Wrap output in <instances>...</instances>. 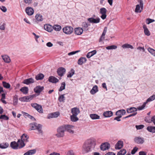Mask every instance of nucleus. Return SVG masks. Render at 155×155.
Segmentation results:
<instances>
[{
    "mask_svg": "<svg viewBox=\"0 0 155 155\" xmlns=\"http://www.w3.org/2000/svg\"><path fill=\"white\" fill-rule=\"evenodd\" d=\"M31 105L39 113H43V109L41 105L37 103H32Z\"/></svg>",
    "mask_w": 155,
    "mask_h": 155,
    "instance_id": "423d86ee",
    "label": "nucleus"
},
{
    "mask_svg": "<svg viewBox=\"0 0 155 155\" xmlns=\"http://www.w3.org/2000/svg\"><path fill=\"white\" fill-rule=\"evenodd\" d=\"M65 127L64 125L60 126L57 129V133L56 134V136L57 137H62L64 136V131H65Z\"/></svg>",
    "mask_w": 155,
    "mask_h": 155,
    "instance_id": "7ed1b4c3",
    "label": "nucleus"
},
{
    "mask_svg": "<svg viewBox=\"0 0 155 155\" xmlns=\"http://www.w3.org/2000/svg\"><path fill=\"white\" fill-rule=\"evenodd\" d=\"M126 153V150L124 149H122L118 153L117 155H124Z\"/></svg>",
    "mask_w": 155,
    "mask_h": 155,
    "instance_id": "8fccbe9b",
    "label": "nucleus"
},
{
    "mask_svg": "<svg viewBox=\"0 0 155 155\" xmlns=\"http://www.w3.org/2000/svg\"><path fill=\"white\" fill-rule=\"evenodd\" d=\"M65 127V131H67L70 134H73L74 133V131L73 130L74 127L72 125H64Z\"/></svg>",
    "mask_w": 155,
    "mask_h": 155,
    "instance_id": "1a4fd4ad",
    "label": "nucleus"
},
{
    "mask_svg": "<svg viewBox=\"0 0 155 155\" xmlns=\"http://www.w3.org/2000/svg\"><path fill=\"white\" fill-rule=\"evenodd\" d=\"M31 127V130H37L40 133L42 134V131L41 130L42 125L40 124H37L36 123L34 124H30Z\"/></svg>",
    "mask_w": 155,
    "mask_h": 155,
    "instance_id": "20e7f679",
    "label": "nucleus"
},
{
    "mask_svg": "<svg viewBox=\"0 0 155 155\" xmlns=\"http://www.w3.org/2000/svg\"><path fill=\"white\" fill-rule=\"evenodd\" d=\"M123 146V142L122 141H119L115 145V148L119 150Z\"/></svg>",
    "mask_w": 155,
    "mask_h": 155,
    "instance_id": "ddd939ff",
    "label": "nucleus"
},
{
    "mask_svg": "<svg viewBox=\"0 0 155 155\" xmlns=\"http://www.w3.org/2000/svg\"><path fill=\"white\" fill-rule=\"evenodd\" d=\"M66 70L64 68L61 67L58 69L57 71L58 75L60 76H62L65 73Z\"/></svg>",
    "mask_w": 155,
    "mask_h": 155,
    "instance_id": "9b49d317",
    "label": "nucleus"
},
{
    "mask_svg": "<svg viewBox=\"0 0 155 155\" xmlns=\"http://www.w3.org/2000/svg\"><path fill=\"white\" fill-rule=\"evenodd\" d=\"M87 59L86 58L81 57L78 59V64L81 65L85 63Z\"/></svg>",
    "mask_w": 155,
    "mask_h": 155,
    "instance_id": "c85d7f7f",
    "label": "nucleus"
},
{
    "mask_svg": "<svg viewBox=\"0 0 155 155\" xmlns=\"http://www.w3.org/2000/svg\"><path fill=\"white\" fill-rule=\"evenodd\" d=\"M145 121L147 122L150 123L152 122V118L150 119L149 117H146L145 119Z\"/></svg>",
    "mask_w": 155,
    "mask_h": 155,
    "instance_id": "bf43d9fd",
    "label": "nucleus"
},
{
    "mask_svg": "<svg viewBox=\"0 0 155 155\" xmlns=\"http://www.w3.org/2000/svg\"><path fill=\"white\" fill-rule=\"evenodd\" d=\"M79 51H80V50H78V51H72V52H71L69 53L68 54V55L69 56H70V55H74V54H75L76 53H77L78 52H79Z\"/></svg>",
    "mask_w": 155,
    "mask_h": 155,
    "instance_id": "e2e57ef3",
    "label": "nucleus"
},
{
    "mask_svg": "<svg viewBox=\"0 0 155 155\" xmlns=\"http://www.w3.org/2000/svg\"><path fill=\"white\" fill-rule=\"evenodd\" d=\"M25 12L28 15H31L33 14L34 11L31 7H27L25 9Z\"/></svg>",
    "mask_w": 155,
    "mask_h": 155,
    "instance_id": "4468645a",
    "label": "nucleus"
},
{
    "mask_svg": "<svg viewBox=\"0 0 155 155\" xmlns=\"http://www.w3.org/2000/svg\"><path fill=\"white\" fill-rule=\"evenodd\" d=\"M107 27H105L104 29L103 32L101 35V37H100V39L99 40V41L101 42L103 40H104V36L105 35V34L107 32Z\"/></svg>",
    "mask_w": 155,
    "mask_h": 155,
    "instance_id": "393cba45",
    "label": "nucleus"
},
{
    "mask_svg": "<svg viewBox=\"0 0 155 155\" xmlns=\"http://www.w3.org/2000/svg\"><path fill=\"white\" fill-rule=\"evenodd\" d=\"M5 93L2 94V98L1 99V101L4 104H7V102L5 100Z\"/></svg>",
    "mask_w": 155,
    "mask_h": 155,
    "instance_id": "09e8293b",
    "label": "nucleus"
},
{
    "mask_svg": "<svg viewBox=\"0 0 155 155\" xmlns=\"http://www.w3.org/2000/svg\"><path fill=\"white\" fill-rule=\"evenodd\" d=\"M34 82V79L32 78H30L24 80L23 83L24 84L28 85L31 83H33Z\"/></svg>",
    "mask_w": 155,
    "mask_h": 155,
    "instance_id": "a211bd4d",
    "label": "nucleus"
},
{
    "mask_svg": "<svg viewBox=\"0 0 155 155\" xmlns=\"http://www.w3.org/2000/svg\"><path fill=\"white\" fill-rule=\"evenodd\" d=\"M63 32L67 34L70 35L71 34L73 31V29L71 26H66L63 28L62 29Z\"/></svg>",
    "mask_w": 155,
    "mask_h": 155,
    "instance_id": "39448f33",
    "label": "nucleus"
},
{
    "mask_svg": "<svg viewBox=\"0 0 155 155\" xmlns=\"http://www.w3.org/2000/svg\"><path fill=\"white\" fill-rule=\"evenodd\" d=\"M34 97V96L33 95H30L29 96H25L20 98L19 100L21 101H29L33 99Z\"/></svg>",
    "mask_w": 155,
    "mask_h": 155,
    "instance_id": "6e6552de",
    "label": "nucleus"
},
{
    "mask_svg": "<svg viewBox=\"0 0 155 155\" xmlns=\"http://www.w3.org/2000/svg\"><path fill=\"white\" fill-rule=\"evenodd\" d=\"M71 112L72 114L77 115L80 111L78 108L75 107L71 109Z\"/></svg>",
    "mask_w": 155,
    "mask_h": 155,
    "instance_id": "6ab92c4d",
    "label": "nucleus"
},
{
    "mask_svg": "<svg viewBox=\"0 0 155 155\" xmlns=\"http://www.w3.org/2000/svg\"><path fill=\"white\" fill-rule=\"evenodd\" d=\"M65 83L64 82H62L61 84V86L60 87L59 91H61L65 88Z\"/></svg>",
    "mask_w": 155,
    "mask_h": 155,
    "instance_id": "3c124183",
    "label": "nucleus"
},
{
    "mask_svg": "<svg viewBox=\"0 0 155 155\" xmlns=\"http://www.w3.org/2000/svg\"><path fill=\"white\" fill-rule=\"evenodd\" d=\"M9 119V117L5 115H1V119H3L5 120H8Z\"/></svg>",
    "mask_w": 155,
    "mask_h": 155,
    "instance_id": "4d7b16f0",
    "label": "nucleus"
},
{
    "mask_svg": "<svg viewBox=\"0 0 155 155\" xmlns=\"http://www.w3.org/2000/svg\"><path fill=\"white\" fill-rule=\"evenodd\" d=\"M74 70L73 69H71V71L69 72L68 74L67 75V77L68 78L71 77L74 74Z\"/></svg>",
    "mask_w": 155,
    "mask_h": 155,
    "instance_id": "49530a36",
    "label": "nucleus"
},
{
    "mask_svg": "<svg viewBox=\"0 0 155 155\" xmlns=\"http://www.w3.org/2000/svg\"><path fill=\"white\" fill-rule=\"evenodd\" d=\"M96 145V140L93 137H91L87 140L84 143L82 148L83 153H88L92 151Z\"/></svg>",
    "mask_w": 155,
    "mask_h": 155,
    "instance_id": "f257e3e1",
    "label": "nucleus"
},
{
    "mask_svg": "<svg viewBox=\"0 0 155 155\" xmlns=\"http://www.w3.org/2000/svg\"><path fill=\"white\" fill-rule=\"evenodd\" d=\"M1 10L4 12H6L7 10L6 8L3 6H2L1 7Z\"/></svg>",
    "mask_w": 155,
    "mask_h": 155,
    "instance_id": "69168bd1",
    "label": "nucleus"
},
{
    "mask_svg": "<svg viewBox=\"0 0 155 155\" xmlns=\"http://www.w3.org/2000/svg\"><path fill=\"white\" fill-rule=\"evenodd\" d=\"M2 58L5 62L9 63L11 61V59L7 55H2Z\"/></svg>",
    "mask_w": 155,
    "mask_h": 155,
    "instance_id": "b1692460",
    "label": "nucleus"
},
{
    "mask_svg": "<svg viewBox=\"0 0 155 155\" xmlns=\"http://www.w3.org/2000/svg\"><path fill=\"white\" fill-rule=\"evenodd\" d=\"M44 87L43 86H36L34 89L35 92L39 94L44 89Z\"/></svg>",
    "mask_w": 155,
    "mask_h": 155,
    "instance_id": "dca6fc26",
    "label": "nucleus"
},
{
    "mask_svg": "<svg viewBox=\"0 0 155 155\" xmlns=\"http://www.w3.org/2000/svg\"><path fill=\"white\" fill-rule=\"evenodd\" d=\"M60 115L59 112H55L51 113L48 114V118L50 119L51 118L57 117Z\"/></svg>",
    "mask_w": 155,
    "mask_h": 155,
    "instance_id": "f8f14e48",
    "label": "nucleus"
},
{
    "mask_svg": "<svg viewBox=\"0 0 155 155\" xmlns=\"http://www.w3.org/2000/svg\"><path fill=\"white\" fill-rule=\"evenodd\" d=\"M98 87L97 85L94 86L91 90L90 93L92 94H94L98 91Z\"/></svg>",
    "mask_w": 155,
    "mask_h": 155,
    "instance_id": "2f4dec72",
    "label": "nucleus"
},
{
    "mask_svg": "<svg viewBox=\"0 0 155 155\" xmlns=\"http://www.w3.org/2000/svg\"><path fill=\"white\" fill-rule=\"evenodd\" d=\"M110 145L109 143H107L102 144L101 145L100 148L101 150L104 151L108 150L110 148Z\"/></svg>",
    "mask_w": 155,
    "mask_h": 155,
    "instance_id": "9d476101",
    "label": "nucleus"
},
{
    "mask_svg": "<svg viewBox=\"0 0 155 155\" xmlns=\"http://www.w3.org/2000/svg\"><path fill=\"white\" fill-rule=\"evenodd\" d=\"M155 99V94H153L152 96L150 97L145 102L147 104L148 102H150L153 101Z\"/></svg>",
    "mask_w": 155,
    "mask_h": 155,
    "instance_id": "c03bdc74",
    "label": "nucleus"
},
{
    "mask_svg": "<svg viewBox=\"0 0 155 155\" xmlns=\"http://www.w3.org/2000/svg\"><path fill=\"white\" fill-rule=\"evenodd\" d=\"M143 28L144 29V33L145 35L147 36L150 35V32L145 24H143Z\"/></svg>",
    "mask_w": 155,
    "mask_h": 155,
    "instance_id": "c756f323",
    "label": "nucleus"
},
{
    "mask_svg": "<svg viewBox=\"0 0 155 155\" xmlns=\"http://www.w3.org/2000/svg\"><path fill=\"white\" fill-rule=\"evenodd\" d=\"M113 115V113L111 111H108L104 112L103 115L106 117H111Z\"/></svg>",
    "mask_w": 155,
    "mask_h": 155,
    "instance_id": "412c9836",
    "label": "nucleus"
},
{
    "mask_svg": "<svg viewBox=\"0 0 155 155\" xmlns=\"http://www.w3.org/2000/svg\"><path fill=\"white\" fill-rule=\"evenodd\" d=\"M64 94L61 95L58 97V100L60 102H64L65 100Z\"/></svg>",
    "mask_w": 155,
    "mask_h": 155,
    "instance_id": "603ef678",
    "label": "nucleus"
},
{
    "mask_svg": "<svg viewBox=\"0 0 155 155\" xmlns=\"http://www.w3.org/2000/svg\"><path fill=\"white\" fill-rule=\"evenodd\" d=\"M90 118L93 120L99 119H100V116L97 114H90Z\"/></svg>",
    "mask_w": 155,
    "mask_h": 155,
    "instance_id": "cd10ccee",
    "label": "nucleus"
},
{
    "mask_svg": "<svg viewBox=\"0 0 155 155\" xmlns=\"http://www.w3.org/2000/svg\"><path fill=\"white\" fill-rule=\"evenodd\" d=\"M10 146L14 149H17L18 148V144L15 141L11 142Z\"/></svg>",
    "mask_w": 155,
    "mask_h": 155,
    "instance_id": "4be33fe9",
    "label": "nucleus"
},
{
    "mask_svg": "<svg viewBox=\"0 0 155 155\" xmlns=\"http://www.w3.org/2000/svg\"><path fill=\"white\" fill-rule=\"evenodd\" d=\"M148 51L153 55L155 56V50L154 49L149 47L147 48Z\"/></svg>",
    "mask_w": 155,
    "mask_h": 155,
    "instance_id": "ea45409f",
    "label": "nucleus"
},
{
    "mask_svg": "<svg viewBox=\"0 0 155 155\" xmlns=\"http://www.w3.org/2000/svg\"><path fill=\"white\" fill-rule=\"evenodd\" d=\"M48 81L49 82L52 83H56L58 82L59 80L54 77L51 76L49 77Z\"/></svg>",
    "mask_w": 155,
    "mask_h": 155,
    "instance_id": "a878e982",
    "label": "nucleus"
},
{
    "mask_svg": "<svg viewBox=\"0 0 155 155\" xmlns=\"http://www.w3.org/2000/svg\"><path fill=\"white\" fill-rule=\"evenodd\" d=\"M100 12L102 15L101 16V18L103 19H104L106 18V10L104 8H102L100 9Z\"/></svg>",
    "mask_w": 155,
    "mask_h": 155,
    "instance_id": "2eb2a0df",
    "label": "nucleus"
},
{
    "mask_svg": "<svg viewBox=\"0 0 155 155\" xmlns=\"http://www.w3.org/2000/svg\"><path fill=\"white\" fill-rule=\"evenodd\" d=\"M24 142H25V141L22 140L21 139V140L20 139L18 140L17 143L18 144V148H22L25 146V144Z\"/></svg>",
    "mask_w": 155,
    "mask_h": 155,
    "instance_id": "bb28decb",
    "label": "nucleus"
},
{
    "mask_svg": "<svg viewBox=\"0 0 155 155\" xmlns=\"http://www.w3.org/2000/svg\"><path fill=\"white\" fill-rule=\"evenodd\" d=\"M122 47L123 48H130L131 49H133L134 48L132 45L128 44H125L123 45L122 46Z\"/></svg>",
    "mask_w": 155,
    "mask_h": 155,
    "instance_id": "a19ab883",
    "label": "nucleus"
},
{
    "mask_svg": "<svg viewBox=\"0 0 155 155\" xmlns=\"http://www.w3.org/2000/svg\"><path fill=\"white\" fill-rule=\"evenodd\" d=\"M24 2L26 4L29 5L32 2V0H24Z\"/></svg>",
    "mask_w": 155,
    "mask_h": 155,
    "instance_id": "0e129e2a",
    "label": "nucleus"
},
{
    "mask_svg": "<svg viewBox=\"0 0 155 155\" xmlns=\"http://www.w3.org/2000/svg\"><path fill=\"white\" fill-rule=\"evenodd\" d=\"M135 127L137 130H140L143 129L144 127V125L142 124L139 125H136Z\"/></svg>",
    "mask_w": 155,
    "mask_h": 155,
    "instance_id": "052dcab7",
    "label": "nucleus"
},
{
    "mask_svg": "<svg viewBox=\"0 0 155 155\" xmlns=\"http://www.w3.org/2000/svg\"><path fill=\"white\" fill-rule=\"evenodd\" d=\"M83 31L82 28L78 27L74 29V32L76 34L78 35H81Z\"/></svg>",
    "mask_w": 155,
    "mask_h": 155,
    "instance_id": "f3484780",
    "label": "nucleus"
},
{
    "mask_svg": "<svg viewBox=\"0 0 155 155\" xmlns=\"http://www.w3.org/2000/svg\"><path fill=\"white\" fill-rule=\"evenodd\" d=\"M44 28L45 30L49 32H51L52 30L51 26L49 25H45Z\"/></svg>",
    "mask_w": 155,
    "mask_h": 155,
    "instance_id": "473e14b6",
    "label": "nucleus"
},
{
    "mask_svg": "<svg viewBox=\"0 0 155 155\" xmlns=\"http://www.w3.org/2000/svg\"><path fill=\"white\" fill-rule=\"evenodd\" d=\"M44 77V75L42 73H39L35 76V79L37 80H42Z\"/></svg>",
    "mask_w": 155,
    "mask_h": 155,
    "instance_id": "c9c22d12",
    "label": "nucleus"
},
{
    "mask_svg": "<svg viewBox=\"0 0 155 155\" xmlns=\"http://www.w3.org/2000/svg\"><path fill=\"white\" fill-rule=\"evenodd\" d=\"M36 19H42V16L40 14H38L35 16Z\"/></svg>",
    "mask_w": 155,
    "mask_h": 155,
    "instance_id": "13d9d810",
    "label": "nucleus"
},
{
    "mask_svg": "<svg viewBox=\"0 0 155 155\" xmlns=\"http://www.w3.org/2000/svg\"><path fill=\"white\" fill-rule=\"evenodd\" d=\"M18 98L17 96H15L13 98V105H16L18 103Z\"/></svg>",
    "mask_w": 155,
    "mask_h": 155,
    "instance_id": "5fc2aeb1",
    "label": "nucleus"
},
{
    "mask_svg": "<svg viewBox=\"0 0 155 155\" xmlns=\"http://www.w3.org/2000/svg\"><path fill=\"white\" fill-rule=\"evenodd\" d=\"M117 47L115 45H112L107 47L106 48L107 50L115 49L117 48Z\"/></svg>",
    "mask_w": 155,
    "mask_h": 155,
    "instance_id": "de8ad7c7",
    "label": "nucleus"
},
{
    "mask_svg": "<svg viewBox=\"0 0 155 155\" xmlns=\"http://www.w3.org/2000/svg\"><path fill=\"white\" fill-rule=\"evenodd\" d=\"M87 22H84L82 25V28L84 31H87L88 30V27L90 25V23H99L100 20H88Z\"/></svg>",
    "mask_w": 155,
    "mask_h": 155,
    "instance_id": "f03ea898",
    "label": "nucleus"
},
{
    "mask_svg": "<svg viewBox=\"0 0 155 155\" xmlns=\"http://www.w3.org/2000/svg\"><path fill=\"white\" fill-rule=\"evenodd\" d=\"M8 143H1V148H6L8 147Z\"/></svg>",
    "mask_w": 155,
    "mask_h": 155,
    "instance_id": "a18cd8bd",
    "label": "nucleus"
},
{
    "mask_svg": "<svg viewBox=\"0 0 155 155\" xmlns=\"http://www.w3.org/2000/svg\"><path fill=\"white\" fill-rule=\"evenodd\" d=\"M67 155H74V154L72 151H70L68 152Z\"/></svg>",
    "mask_w": 155,
    "mask_h": 155,
    "instance_id": "774afa93",
    "label": "nucleus"
},
{
    "mask_svg": "<svg viewBox=\"0 0 155 155\" xmlns=\"http://www.w3.org/2000/svg\"><path fill=\"white\" fill-rule=\"evenodd\" d=\"M140 6L139 5H136V8L135 9V12H140L141 11V10L140 9Z\"/></svg>",
    "mask_w": 155,
    "mask_h": 155,
    "instance_id": "6e6d98bb",
    "label": "nucleus"
},
{
    "mask_svg": "<svg viewBox=\"0 0 155 155\" xmlns=\"http://www.w3.org/2000/svg\"><path fill=\"white\" fill-rule=\"evenodd\" d=\"M20 90L24 94H27L28 93V88L27 87H22Z\"/></svg>",
    "mask_w": 155,
    "mask_h": 155,
    "instance_id": "58836bf2",
    "label": "nucleus"
},
{
    "mask_svg": "<svg viewBox=\"0 0 155 155\" xmlns=\"http://www.w3.org/2000/svg\"><path fill=\"white\" fill-rule=\"evenodd\" d=\"M134 140V142L138 144H142L144 142V138L140 136L136 137Z\"/></svg>",
    "mask_w": 155,
    "mask_h": 155,
    "instance_id": "0eeeda50",
    "label": "nucleus"
},
{
    "mask_svg": "<svg viewBox=\"0 0 155 155\" xmlns=\"http://www.w3.org/2000/svg\"><path fill=\"white\" fill-rule=\"evenodd\" d=\"M140 4V8L141 9H143V0H139Z\"/></svg>",
    "mask_w": 155,
    "mask_h": 155,
    "instance_id": "338daca9",
    "label": "nucleus"
},
{
    "mask_svg": "<svg viewBox=\"0 0 155 155\" xmlns=\"http://www.w3.org/2000/svg\"><path fill=\"white\" fill-rule=\"evenodd\" d=\"M29 138V137L28 135L25 134H24L22 135L21 137V139L22 140H23L25 141V142H27L28 141V139Z\"/></svg>",
    "mask_w": 155,
    "mask_h": 155,
    "instance_id": "72a5a7b5",
    "label": "nucleus"
},
{
    "mask_svg": "<svg viewBox=\"0 0 155 155\" xmlns=\"http://www.w3.org/2000/svg\"><path fill=\"white\" fill-rule=\"evenodd\" d=\"M97 53V51L95 50H93L91 52H90L87 54L86 57L87 58H90L91 57L95 54Z\"/></svg>",
    "mask_w": 155,
    "mask_h": 155,
    "instance_id": "7c9ffc66",
    "label": "nucleus"
},
{
    "mask_svg": "<svg viewBox=\"0 0 155 155\" xmlns=\"http://www.w3.org/2000/svg\"><path fill=\"white\" fill-rule=\"evenodd\" d=\"M36 150L35 149L31 150H28L27 152L24 153L23 155H32L35 153Z\"/></svg>",
    "mask_w": 155,
    "mask_h": 155,
    "instance_id": "f704fd0d",
    "label": "nucleus"
},
{
    "mask_svg": "<svg viewBox=\"0 0 155 155\" xmlns=\"http://www.w3.org/2000/svg\"><path fill=\"white\" fill-rule=\"evenodd\" d=\"M137 109L134 107H131L127 109V112L128 113L137 112Z\"/></svg>",
    "mask_w": 155,
    "mask_h": 155,
    "instance_id": "5701e85b",
    "label": "nucleus"
},
{
    "mask_svg": "<svg viewBox=\"0 0 155 155\" xmlns=\"http://www.w3.org/2000/svg\"><path fill=\"white\" fill-rule=\"evenodd\" d=\"M2 83L4 87L6 89L9 88L10 87V85L8 83H7L5 81H3Z\"/></svg>",
    "mask_w": 155,
    "mask_h": 155,
    "instance_id": "79ce46f5",
    "label": "nucleus"
},
{
    "mask_svg": "<svg viewBox=\"0 0 155 155\" xmlns=\"http://www.w3.org/2000/svg\"><path fill=\"white\" fill-rule=\"evenodd\" d=\"M125 113V110L124 109H122L117 111L116 113V114L117 116H119L121 117L122 116L124 115Z\"/></svg>",
    "mask_w": 155,
    "mask_h": 155,
    "instance_id": "aec40b11",
    "label": "nucleus"
},
{
    "mask_svg": "<svg viewBox=\"0 0 155 155\" xmlns=\"http://www.w3.org/2000/svg\"><path fill=\"white\" fill-rule=\"evenodd\" d=\"M138 148L136 147L134 148L132 150L131 153L132 154H134L137 151Z\"/></svg>",
    "mask_w": 155,
    "mask_h": 155,
    "instance_id": "680f3d73",
    "label": "nucleus"
},
{
    "mask_svg": "<svg viewBox=\"0 0 155 155\" xmlns=\"http://www.w3.org/2000/svg\"><path fill=\"white\" fill-rule=\"evenodd\" d=\"M147 130L149 132L152 133H155V127L149 126L147 128Z\"/></svg>",
    "mask_w": 155,
    "mask_h": 155,
    "instance_id": "e433bc0d",
    "label": "nucleus"
},
{
    "mask_svg": "<svg viewBox=\"0 0 155 155\" xmlns=\"http://www.w3.org/2000/svg\"><path fill=\"white\" fill-rule=\"evenodd\" d=\"M147 104V103L146 102H144L142 106H139L137 107V109L139 110H143Z\"/></svg>",
    "mask_w": 155,
    "mask_h": 155,
    "instance_id": "864d4df0",
    "label": "nucleus"
},
{
    "mask_svg": "<svg viewBox=\"0 0 155 155\" xmlns=\"http://www.w3.org/2000/svg\"><path fill=\"white\" fill-rule=\"evenodd\" d=\"M77 115L72 114L71 116V119L72 121L76 122L78 120V118L77 117Z\"/></svg>",
    "mask_w": 155,
    "mask_h": 155,
    "instance_id": "4c0bfd02",
    "label": "nucleus"
},
{
    "mask_svg": "<svg viewBox=\"0 0 155 155\" xmlns=\"http://www.w3.org/2000/svg\"><path fill=\"white\" fill-rule=\"evenodd\" d=\"M53 28L55 31H58L61 30V26L59 25H54L53 26Z\"/></svg>",
    "mask_w": 155,
    "mask_h": 155,
    "instance_id": "37998d69",
    "label": "nucleus"
}]
</instances>
